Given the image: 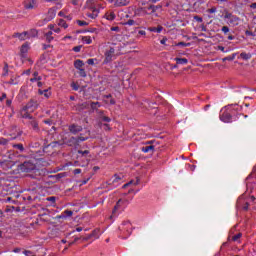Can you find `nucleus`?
I'll list each match as a JSON object with an SVG mask.
<instances>
[{
    "mask_svg": "<svg viewBox=\"0 0 256 256\" xmlns=\"http://www.w3.org/2000/svg\"><path fill=\"white\" fill-rule=\"evenodd\" d=\"M3 99H7V94L3 93L2 97H0V101H3Z\"/></svg>",
    "mask_w": 256,
    "mask_h": 256,
    "instance_id": "e2e57ef3",
    "label": "nucleus"
},
{
    "mask_svg": "<svg viewBox=\"0 0 256 256\" xmlns=\"http://www.w3.org/2000/svg\"><path fill=\"white\" fill-rule=\"evenodd\" d=\"M157 9H161V6L150 5L148 7V10H152V13H155V11H157Z\"/></svg>",
    "mask_w": 256,
    "mask_h": 256,
    "instance_id": "7c9ffc66",
    "label": "nucleus"
},
{
    "mask_svg": "<svg viewBox=\"0 0 256 256\" xmlns=\"http://www.w3.org/2000/svg\"><path fill=\"white\" fill-rule=\"evenodd\" d=\"M241 237H243V234L238 233L232 237V241H239V239H241Z\"/></svg>",
    "mask_w": 256,
    "mask_h": 256,
    "instance_id": "473e14b6",
    "label": "nucleus"
},
{
    "mask_svg": "<svg viewBox=\"0 0 256 256\" xmlns=\"http://www.w3.org/2000/svg\"><path fill=\"white\" fill-rule=\"evenodd\" d=\"M48 13L51 15V17H55V11L53 9H50Z\"/></svg>",
    "mask_w": 256,
    "mask_h": 256,
    "instance_id": "5fc2aeb1",
    "label": "nucleus"
},
{
    "mask_svg": "<svg viewBox=\"0 0 256 256\" xmlns=\"http://www.w3.org/2000/svg\"><path fill=\"white\" fill-rule=\"evenodd\" d=\"M49 47H53V46H51V45H49V44H43V49H44V50L49 49Z\"/></svg>",
    "mask_w": 256,
    "mask_h": 256,
    "instance_id": "13d9d810",
    "label": "nucleus"
},
{
    "mask_svg": "<svg viewBox=\"0 0 256 256\" xmlns=\"http://www.w3.org/2000/svg\"><path fill=\"white\" fill-rule=\"evenodd\" d=\"M244 211H247L249 209V203L246 202V204L243 207Z\"/></svg>",
    "mask_w": 256,
    "mask_h": 256,
    "instance_id": "052dcab7",
    "label": "nucleus"
},
{
    "mask_svg": "<svg viewBox=\"0 0 256 256\" xmlns=\"http://www.w3.org/2000/svg\"><path fill=\"white\" fill-rule=\"evenodd\" d=\"M98 15H99V10L97 9H94V13H87V17H90V19H97Z\"/></svg>",
    "mask_w": 256,
    "mask_h": 256,
    "instance_id": "412c9836",
    "label": "nucleus"
},
{
    "mask_svg": "<svg viewBox=\"0 0 256 256\" xmlns=\"http://www.w3.org/2000/svg\"><path fill=\"white\" fill-rule=\"evenodd\" d=\"M235 57H237V54H232L231 56L225 57L222 59L223 63H225V61H234Z\"/></svg>",
    "mask_w": 256,
    "mask_h": 256,
    "instance_id": "a878e982",
    "label": "nucleus"
},
{
    "mask_svg": "<svg viewBox=\"0 0 256 256\" xmlns=\"http://www.w3.org/2000/svg\"><path fill=\"white\" fill-rule=\"evenodd\" d=\"M104 127V131H111V126H109V124L105 123L103 124Z\"/></svg>",
    "mask_w": 256,
    "mask_h": 256,
    "instance_id": "79ce46f5",
    "label": "nucleus"
},
{
    "mask_svg": "<svg viewBox=\"0 0 256 256\" xmlns=\"http://www.w3.org/2000/svg\"><path fill=\"white\" fill-rule=\"evenodd\" d=\"M240 57H241V59H243L244 61H248V59H251V54L250 53H245V52H242L241 54H240Z\"/></svg>",
    "mask_w": 256,
    "mask_h": 256,
    "instance_id": "b1692460",
    "label": "nucleus"
},
{
    "mask_svg": "<svg viewBox=\"0 0 256 256\" xmlns=\"http://www.w3.org/2000/svg\"><path fill=\"white\" fill-rule=\"evenodd\" d=\"M115 7H125L129 5V0H116L114 3Z\"/></svg>",
    "mask_w": 256,
    "mask_h": 256,
    "instance_id": "9b49d317",
    "label": "nucleus"
},
{
    "mask_svg": "<svg viewBox=\"0 0 256 256\" xmlns=\"http://www.w3.org/2000/svg\"><path fill=\"white\" fill-rule=\"evenodd\" d=\"M73 173L74 175H79V173H81V169H75Z\"/></svg>",
    "mask_w": 256,
    "mask_h": 256,
    "instance_id": "4d7b16f0",
    "label": "nucleus"
},
{
    "mask_svg": "<svg viewBox=\"0 0 256 256\" xmlns=\"http://www.w3.org/2000/svg\"><path fill=\"white\" fill-rule=\"evenodd\" d=\"M120 203H121V199H119L116 205L114 206V209L112 211L113 215H115V212L119 211V207H121Z\"/></svg>",
    "mask_w": 256,
    "mask_h": 256,
    "instance_id": "cd10ccee",
    "label": "nucleus"
},
{
    "mask_svg": "<svg viewBox=\"0 0 256 256\" xmlns=\"http://www.w3.org/2000/svg\"><path fill=\"white\" fill-rule=\"evenodd\" d=\"M47 43H51L53 41V36H45Z\"/></svg>",
    "mask_w": 256,
    "mask_h": 256,
    "instance_id": "49530a36",
    "label": "nucleus"
},
{
    "mask_svg": "<svg viewBox=\"0 0 256 256\" xmlns=\"http://www.w3.org/2000/svg\"><path fill=\"white\" fill-rule=\"evenodd\" d=\"M87 64L88 65H95V60L94 59H88Z\"/></svg>",
    "mask_w": 256,
    "mask_h": 256,
    "instance_id": "09e8293b",
    "label": "nucleus"
},
{
    "mask_svg": "<svg viewBox=\"0 0 256 256\" xmlns=\"http://www.w3.org/2000/svg\"><path fill=\"white\" fill-rule=\"evenodd\" d=\"M195 21H197L198 23H203V18H201L200 16L196 15L194 16Z\"/></svg>",
    "mask_w": 256,
    "mask_h": 256,
    "instance_id": "ea45409f",
    "label": "nucleus"
},
{
    "mask_svg": "<svg viewBox=\"0 0 256 256\" xmlns=\"http://www.w3.org/2000/svg\"><path fill=\"white\" fill-rule=\"evenodd\" d=\"M24 253L26 256H35V255H33V252H31L29 250H25Z\"/></svg>",
    "mask_w": 256,
    "mask_h": 256,
    "instance_id": "a18cd8bd",
    "label": "nucleus"
},
{
    "mask_svg": "<svg viewBox=\"0 0 256 256\" xmlns=\"http://www.w3.org/2000/svg\"><path fill=\"white\" fill-rule=\"evenodd\" d=\"M141 150L143 151V153H153L155 151V146L153 145L143 146Z\"/></svg>",
    "mask_w": 256,
    "mask_h": 256,
    "instance_id": "f8f14e48",
    "label": "nucleus"
},
{
    "mask_svg": "<svg viewBox=\"0 0 256 256\" xmlns=\"http://www.w3.org/2000/svg\"><path fill=\"white\" fill-rule=\"evenodd\" d=\"M47 201H51V203H55L56 198H55V196H51V197L47 198Z\"/></svg>",
    "mask_w": 256,
    "mask_h": 256,
    "instance_id": "c03bdc74",
    "label": "nucleus"
},
{
    "mask_svg": "<svg viewBox=\"0 0 256 256\" xmlns=\"http://www.w3.org/2000/svg\"><path fill=\"white\" fill-rule=\"evenodd\" d=\"M15 37H18V39H20V41H25V39H27V32L16 33Z\"/></svg>",
    "mask_w": 256,
    "mask_h": 256,
    "instance_id": "2eb2a0df",
    "label": "nucleus"
},
{
    "mask_svg": "<svg viewBox=\"0 0 256 256\" xmlns=\"http://www.w3.org/2000/svg\"><path fill=\"white\" fill-rule=\"evenodd\" d=\"M89 137H83V136H78V137H71L69 140V145L70 147L73 145H79V141H87Z\"/></svg>",
    "mask_w": 256,
    "mask_h": 256,
    "instance_id": "20e7f679",
    "label": "nucleus"
},
{
    "mask_svg": "<svg viewBox=\"0 0 256 256\" xmlns=\"http://www.w3.org/2000/svg\"><path fill=\"white\" fill-rule=\"evenodd\" d=\"M149 31H152L153 33H161L163 31V26L151 27L149 28Z\"/></svg>",
    "mask_w": 256,
    "mask_h": 256,
    "instance_id": "6ab92c4d",
    "label": "nucleus"
},
{
    "mask_svg": "<svg viewBox=\"0 0 256 256\" xmlns=\"http://www.w3.org/2000/svg\"><path fill=\"white\" fill-rule=\"evenodd\" d=\"M83 65H85V63H83V60H76L74 62L75 69H82L81 67H83Z\"/></svg>",
    "mask_w": 256,
    "mask_h": 256,
    "instance_id": "f3484780",
    "label": "nucleus"
},
{
    "mask_svg": "<svg viewBox=\"0 0 256 256\" xmlns=\"http://www.w3.org/2000/svg\"><path fill=\"white\" fill-rule=\"evenodd\" d=\"M100 119L105 123H111V118H109L108 116H101Z\"/></svg>",
    "mask_w": 256,
    "mask_h": 256,
    "instance_id": "c9c22d12",
    "label": "nucleus"
},
{
    "mask_svg": "<svg viewBox=\"0 0 256 256\" xmlns=\"http://www.w3.org/2000/svg\"><path fill=\"white\" fill-rule=\"evenodd\" d=\"M223 33H229V28L227 26L222 27Z\"/></svg>",
    "mask_w": 256,
    "mask_h": 256,
    "instance_id": "864d4df0",
    "label": "nucleus"
},
{
    "mask_svg": "<svg viewBox=\"0 0 256 256\" xmlns=\"http://www.w3.org/2000/svg\"><path fill=\"white\" fill-rule=\"evenodd\" d=\"M218 50L222 51V53H225V47H223V46H218Z\"/></svg>",
    "mask_w": 256,
    "mask_h": 256,
    "instance_id": "bf43d9fd",
    "label": "nucleus"
},
{
    "mask_svg": "<svg viewBox=\"0 0 256 256\" xmlns=\"http://www.w3.org/2000/svg\"><path fill=\"white\" fill-rule=\"evenodd\" d=\"M113 55H115V48L110 47L109 50L105 52V57L107 61H111Z\"/></svg>",
    "mask_w": 256,
    "mask_h": 256,
    "instance_id": "9d476101",
    "label": "nucleus"
},
{
    "mask_svg": "<svg viewBox=\"0 0 256 256\" xmlns=\"http://www.w3.org/2000/svg\"><path fill=\"white\" fill-rule=\"evenodd\" d=\"M224 18L225 19H234L235 21H239V17L235 16V15H232L231 13L229 12H226L225 15H224Z\"/></svg>",
    "mask_w": 256,
    "mask_h": 256,
    "instance_id": "dca6fc26",
    "label": "nucleus"
},
{
    "mask_svg": "<svg viewBox=\"0 0 256 256\" xmlns=\"http://www.w3.org/2000/svg\"><path fill=\"white\" fill-rule=\"evenodd\" d=\"M73 211L71 210H65L62 215L59 216V219H65V217H72Z\"/></svg>",
    "mask_w": 256,
    "mask_h": 256,
    "instance_id": "4468645a",
    "label": "nucleus"
},
{
    "mask_svg": "<svg viewBox=\"0 0 256 256\" xmlns=\"http://www.w3.org/2000/svg\"><path fill=\"white\" fill-rule=\"evenodd\" d=\"M87 31L88 33H97V28H90Z\"/></svg>",
    "mask_w": 256,
    "mask_h": 256,
    "instance_id": "603ef678",
    "label": "nucleus"
},
{
    "mask_svg": "<svg viewBox=\"0 0 256 256\" xmlns=\"http://www.w3.org/2000/svg\"><path fill=\"white\" fill-rule=\"evenodd\" d=\"M138 33H139V35H146L147 34L144 30H140Z\"/></svg>",
    "mask_w": 256,
    "mask_h": 256,
    "instance_id": "69168bd1",
    "label": "nucleus"
},
{
    "mask_svg": "<svg viewBox=\"0 0 256 256\" xmlns=\"http://www.w3.org/2000/svg\"><path fill=\"white\" fill-rule=\"evenodd\" d=\"M251 9H256V2L251 4Z\"/></svg>",
    "mask_w": 256,
    "mask_h": 256,
    "instance_id": "774afa93",
    "label": "nucleus"
},
{
    "mask_svg": "<svg viewBox=\"0 0 256 256\" xmlns=\"http://www.w3.org/2000/svg\"><path fill=\"white\" fill-rule=\"evenodd\" d=\"M177 65H187L189 63V60L187 58H175Z\"/></svg>",
    "mask_w": 256,
    "mask_h": 256,
    "instance_id": "ddd939ff",
    "label": "nucleus"
},
{
    "mask_svg": "<svg viewBox=\"0 0 256 256\" xmlns=\"http://www.w3.org/2000/svg\"><path fill=\"white\" fill-rule=\"evenodd\" d=\"M246 35H249L250 37H255V32H251V31L247 30Z\"/></svg>",
    "mask_w": 256,
    "mask_h": 256,
    "instance_id": "8fccbe9b",
    "label": "nucleus"
},
{
    "mask_svg": "<svg viewBox=\"0 0 256 256\" xmlns=\"http://www.w3.org/2000/svg\"><path fill=\"white\" fill-rule=\"evenodd\" d=\"M27 53H29V43L25 42L20 48L21 59H27Z\"/></svg>",
    "mask_w": 256,
    "mask_h": 256,
    "instance_id": "7ed1b4c3",
    "label": "nucleus"
},
{
    "mask_svg": "<svg viewBox=\"0 0 256 256\" xmlns=\"http://www.w3.org/2000/svg\"><path fill=\"white\" fill-rule=\"evenodd\" d=\"M35 164L33 162L25 161L24 163L18 166L19 171L22 173H31V171H35Z\"/></svg>",
    "mask_w": 256,
    "mask_h": 256,
    "instance_id": "f03ea898",
    "label": "nucleus"
},
{
    "mask_svg": "<svg viewBox=\"0 0 256 256\" xmlns=\"http://www.w3.org/2000/svg\"><path fill=\"white\" fill-rule=\"evenodd\" d=\"M60 27H63L64 29H67V27H69V25H67V22H65V20L61 19L59 21V24H58Z\"/></svg>",
    "mask_w": 256,
    "mask_h": 256,
    "instance_id": "c756f323",
    "label": "nucleus"
},
{
    "mask_svg": "<svg viewBox=\"0 0 256 256\" xmlns=\"http://www.w3.org/2000/svg\"><path fill=\"white\" fill-rule=\"evenodd\" d=\"M123 25H129L130 27H135V25H139L137 21L133 19H129L128 21L124 22Z\"/></svg>",
    "mask_w": 256,
    "mask_h": 256,
    "instance_id": "a211bd4d",
    "label": "nucleus"
},
{
    "mask_svg": "<svg viewBox=\"0 0 256 256\" xmlns=\"http://www.w3.org/2000/svg\"><path fill=\"white\" fill-rule=\"evenodd\" d=\"M76 23L80 27H85V26L89 25V22H86V21H83V20H77Z\"/></svg>",
    "mask_w": 256,
    "mask_h": 256,
    "instance_id": "c85d7f7f",
    "label": "nucleus"
},
{
    "mask_svg": "<svg viewBox=\"0 0 256 256\" xmlns=\"http://www.w3.org/2000/svg\"><path fill=\"white\" fill-rule=\"evenodd\" d=\"M82 41H84V43H87V45H91V43H93V40H91L90 36L82 37Z\"/></svg>",
    "mask_w": 256,
    "mask_h": 256,
    "instance_id": "bb28decb",
    "label": "nucleus"
},
{
    "mask_svg": "<svg viewBox=\"0 0 256 256\" xmlns=\"http://www.w3.org/2000/svg\"><path fill=\"white\" fill-rule=\"evenodd\" d=\"M123 178L117 174L114 175V180L112 182H108V185H113V183H119Z\"/></svg>",
    "mask_w": 256,
    "mask_h": 256,
    "instance_id": "4be33fe9",
    "label": "nucleus"
},
{
    "mask_svg": "<svg viewBox=\"0 0 256 256\" xmlns=\"http://www.w3.org/2000/svg\"><path fill=\"white\" fill-rule=\"evenodd\" d=\"M13 148L18 149L20 153H23V151H25V147L23 146V144H13Z\"/></svg>",
    "mask_w": 256,
    "mask_h": 256,
    "instance_id": "5701e85b",
    "label": "nucleus"
},
{
    "mask_svg": "<svg viewBox=\"0 0 256 256\" xmlns=\"http://www.w3.org/2000/svg\"><path fill=\"white\" fill-rule=\"evenodd\" d=\"M78 153H79L80 155H89V150H84V151L79 150Z\"/></svg>",
    "mask_w": 256,
    "mask_h": 256,
    "instance_id": "37998d69",
    "label": "nucleus"
},
{
    "mask_svg": "<svg viewBox=\"0 0 256 256\" xmlns=\"http://www.w3.org/2000/svg\"><path fill=\"white\" fill-rule=\"evenodd\" d=\"M111 31H116V32H118V31H119V26L111 27Z\"/></svg>",
    "mask_w": 256,
    "mask_h": 256,
    "instance_id": "6e6d98bb",
    "label": "nucleus"
},
{
    "mask_svg": "<svg viewBox=\"0 0 256 256\" xmlns=\"http://www.w3.org/2000/svg\"><path fill=\"white\" fill-rule=\"evenodd\" d=\"M24 7L25 9H35L37 7V0H25Z\"/></svg>",
    "mask_w": 256,
    "mask_h": 256,
    "instance_id": "423d86ee",
    "label": "nucleus"
},
{
    "mask_svg": "<svg viewBox=\"0 0 256 256\" xmlns=\"http://www.w3.org/2000/svg\"><path fill=\"white\" fill-rule=\"evenodd\" d=\"M90 107L93 111H97V107H101V103L99 102H91Z\"/></svg>",
    "mask_w": 256,
    "mask_h": 256,
    "instance_id": "393cba45",
    "label": "nucleus"
},
{
    "mask_svg": "<svg viewBox=\"0 0 256 256\" xmlns=\"http://www.w3.org/2000/svg\"><path fill=\"white\" fill-rule=\"evenodd\" d=\"M29 121V125H31L32 129L34 131H39V122H37V120H35V118H33V116H31V118H28Z\"/></svg>",
    "mask_w": 256,
    "mask_h": 256,
    "instance_id": "6e6552de",
    "label": "nucleus"
},
{
    "mask_svg": "<svg viewBox=\"0 0 256 256\" xmlns=\"http://www.w3.org/2000/svg\"><path fill=\"white\" fill-rule=\"evenodd\" d=\"M75 111H85V109H89V102H84L82 104H77L74 106Z\"/></svg>",
    "mask_w": 256,
    "mask_h": 256,
    "instance_id": "0eeeda50",
    "label": "nucleus"
},
{
    "mask_svg": "<svg viewBox=\"0 0 256 256\" xmlns=\"http://www.w3.org/2000/svg\"><path fill=\"white\" fill-rule=\"evenodd\" d=\"M95 233L96 231L94 230L91 234H89L88 236L86 237H83V241H89V239H91V237H95Z\"/></svg>",
    "mask_w": 256,
    "mask_h": 256,
    "instance_id": "2f4dec72",
    "label": "nucleus"
},
{
    "mask_svg": "<svg viewBox=\"0 0 256 256\" xmlns=\"http://www.w3.org/2000/svg\"><path fill=\"white\" fill-rule=\"evenodd\" d=\"M177 45L182 47H189L191 43L179 42Z\"/></svg>",
    "mask_w": 256,
    "mask_h": 256,
    "instance_id": "4c0bfd02",
    "label": "nucleus"
},
{
    "mask_svg": "<svg viewBox=\"0 0 256 256\" xmlns=\"http://www.w3.org/2000/svg\"><path fill=\"white\" fill-rule=\"evenodd\" d=\"M69 131L70 133H73V135H77V133H81V131H83V126L72 124L69 126Z\"/></svg>",
    "mask_w": 256,
    "mask_h": 256,
    "instance_id": "39448f33",
    "label": "nucleus"
},
{
    "mask_svg": "<svg viewBox=\"0 0 256 256\" xmlns=\"http://www.w3.org/2000/svg\"><path fill=\"white\" fill-rule=\"evenodd\" d=\"M81 47L82 46H76L73 48V51H75V53H79V51H81Z\"/></svg>",
    "mask_w": 256,
    "mask_h": 256,
    "instance_id": "de8ad7c7",
    "label": "nucleus"
},
{
    "mask_svg": "<svg viewBox=\"0 0 256 256\" xmlns=\"http://www.w3.org/2000/svg\"><path fill=\"white\" fill-rule=\"evenodd\" d=\"M108 21H113L115 19V14L111 13L107 16Z\"/></svg>",
    "mask_w": 256,
    "mask_h": 256,
    "instance_id": "58836bf2",
    "label": "nucleus"
},
{
    "mask_svg": "<svg viewBox=\"0 0 256 256\" xmlns=\"http://www.w3.org/2000/svg\"><path fill=\"white\" fill-rule=\"evenodd\" d=\"M38 104L37 101L30 100L23 108L20 110V115L23 119H32L31 114H29V110L31 112L35 111Z\"/></svg>",
    "mask_w": 256,
    "mask_h": 256,
    "instance_id": "f257e3e1",
    "label": "nucleus"
},
{
    "mask_svg": "<svg viewBox=\"0 0 256 256\" xmlns=\"http://www.w3.org/2000/svg\"><path fill=\"white\" fill-rule=\"evenodd\" d=\"M139 185V178H136V182H134L133 180H131L130 182H128V185Z\"/></svg>",
    "mask_w": 256,
    "mask_h": 256,
    "instance_id": "a19ab883",
    "label": "nucleus"
},
{
    "mask_svg": "<svg viewBox=\"0 0 256 256\" xmlns=\"http://www.w3.org/2000/svg\"><path fill=\"white\" fill-rule=\"evenodd\" d=\"M9 143V140L6 138H0V145H7Z\"/></svg>",
    "mask_w": 256,
    "mask_h": 256,
    "instance_id": "e433bc0d",
    "label": "nucleus"
},
{
    "mask_svg": "<svg viewBox=\"0 0 256 256\" xmlns=\"http://www.w3.org/2000/svg\"><path fill=\"white\" fill-rule=\"evenodd\" d=\"M110 105H115V99L110 98Z\"/></svg>",
    "mask_w": 256,
    "mask_h": 256,
    "instance_id": "338daca9",
    "label": "nucleus"
},
{
    "mask_svg": "<svg viewBox=\"0 0 256 256\" xmlns=\"http://www.w3.org/2000/svg\"><path fill=\"white\" fill-rule=\"evenodd\" d=\"M161 45H165V43H167V38H163L161 41H160Z\"/></svg>",
    "mask_w": 256,
    "mask_h": 256,
    "instance_id": "680f3d73",
    "label": "nucleus"
},
{
    "mask_svg": "<svg viewBox=\"0 0 256 256\" xmlns=\"http://www.w3.org/2000/svg\"><path fill=\"white\" fill-rule=\"evenodd\" d=\"M49 92V90H44V93H43V95L44 96H46L47 98H49L50 96H51V93H48Z\"/></svg>",
    "mask_w": 256,
    "mask_h": 256,
    "instance_id": "3c124183",
    "label": "nucleus"
},
{
    "mask_svg": "<svg viewBox=\"0 0 256 256\" xmlns=\"http://www.w3.org/2000/svg\"><path fill=\"white\" fill-rule=\"evenodd\" d=\"M3 71H4L3 75H7V73H9V64H7V62L4 63Z\"/></svg>",
    "mask_w": 256,
    "mask_h": 256,
    "instance_id": "72a5a7b5",
    "label": "nucleus"
},
{
    "mask_svg": "<svg viewBox=\"0 0 256 256\" xmlns=\"http://www.w3.org/2000/svg\"><path fill=\"white\" fill-rule=\"evenodd\" d=\"M232 118H233V116H231L228 112H224L220 116L221 121H223L224 123H231Z\"/></svg>",
    "mask_w": 256,
    "mask_h": 256,
    "instance_id": "1a4fd4ad",
    "label": "nucleus"
},
{
    "mask_svg": "<svg viewBox=\"0 0 256 256\" xmlns=\"http://www.w3.org/2000/svg\"><path fill=\"white\" fill-rule=\"evenodd\" d=\"M33 77H35V78L30 79L31 83H34V81H38V82L41 81V76H39V72H37V71L34 72Z\"/></svg>",
    "mask_w": 256,
    "mask_h": 256,
    "instance_id": "aec40b11",
    "label": "nucleus"
},
{
    "mask_svg": "<svg viewBox=\"0 0 256 256\" xmlns=\"http://www.w3.org/2000/svg\"><path fill=\"white\" fill-rule=\"evenodd\" d=\"M215 11H217V8H211L208 10V12H210V13H215Z\"/></svg>",
    "mask_w": 256,
    "mask_h": 256,
    "instance_id": "0e129e2a",
    "label": "nucleus"
},
{
    "mask_svg": "<svg viewBox=\"0 0 256 256\" xmlns=\"http://www.w3.org/2000/svg\"><path fill=\"white\" fill-rule=\"evenodd\" d=\"M79 75H80V77H87V72H85V69L80 68L79 69Z\"/></svg>",
    "mask_w": 256,
    "mask_h": 256,
    "instance_id": "f704fd0d",
    "label": "nucleus"
}]
</instances>
